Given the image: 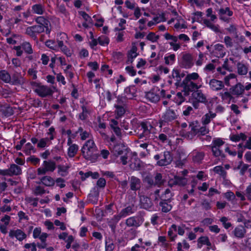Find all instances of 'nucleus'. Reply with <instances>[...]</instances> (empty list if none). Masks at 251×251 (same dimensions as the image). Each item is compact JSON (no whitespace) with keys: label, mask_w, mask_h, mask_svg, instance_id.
I'll use <instances>...</instances> for the list:
<instances>
[{"label":"nucleus","mask_w":251,"mask_h":251,"mask_svg":"<svg viewBox=\"0 0 251 251\" xmlns=\"http://www.w3.org/2000/svg\"><path fill=\"white\" fill-rule=\"evenodd\" d=\"M139 130L141 132L138 134L139 147L147 150L149 145L152 143V141L157 138L153 132V127L149 123L142 122L139 126Z\"/></svg>","instance_id":"1"},{"label":"nucleus","mask_w":251,"mask_h":251,"mask_svg":"<svg viewBox=\"0 0 251 251\" xmlns=\"http://www.w3.org/2000/svg\"><path fill=\"white\" fill-rule=\"evenodd\" d=\"M97 150V147L92 139L87 141L81 149L83 157L92 162H95L98 159L99 155L96 153Z\"/></svg>","instance_id":"2"},{"label":"nucleus","mask_w":251,"mask_h":251,"mask_svg":"<svg viewBox=\"0 0 251 251\" xmlns=\"http://www.w3.org/2000/svg\"><path fill=\"white\" fill-rule=\"evenodd\" d=\"M178 113L176 110L171 108L166 109L163 114L162 117L159 121L160 127H162L166 124L169 125L174 121L177 119Z\"/></svg>","instance_id":"3"},{"label":"nucleus","mask_w":251,"mask_h":251,"mask_svg":"<svg viewBox=\"0 0 251 251\" xmlns=\"http://www.w3.org/2000/svg\"><path fill=\"white\" fill-rule=\"evenodd\" d=\"M31 85L34 87V91L39 96L42 98L51 96L54 92L52 88L46 85H41L35 82H32Z\"/></svg>","instance_id":"4"},{"label":"nucleus","mask_w":251,"mask_h":251,"mask_svg":"<svg viewBox=\"0 0 251 251\" xmlns=\"http://www.w3.org/2000/svg\"><path fill=\"white\" fill-rule=\"evenodd\" d=\"M154 159L157 161V164L158 166H163L170 164L173 160V157L170 151H166L155 155Z\"/></svg>","instance_id":"5"},{"label":"nucleus","mask_w":251,"mask_h":251,"mask_svg":"<svg viewBox=\"0 0 251 251\" xmlns=\"http://www.w3.org/2000/svg\"><path fill=\"white\" fill-rule=\"evenodd\" d=\"M182 85L184 94L187 96L189 95L190 92H193L201 88L202 86V83L192 80L189 81L184 78L182 81Z\"/></svg>","instance_id":"6"},{"label":"nucleus","mask_w":251,"mask_h":251,"mask_svg":"<svg viewBox=\"0 0 251 251\" xmlns=\"http://www.w3.org/2000/svg\"><path fill=\"white\" fill-rule=\"evenodd\" d=\"M56 168V163L51 160H45L43 161L42 166L37 170L38 175H45L47 172H53Z\"/></svg>","instance_id":"7"},{"label":"nucleus","mask_w":251,"mask_h":251,"mask_svg":"<svg viewBox=\"0 0 251 251\" xmlns=\"http://www.w3.org/2000/svg\"><path fill=\"white\" fill-rule=\"evenodd\" d=\"M45 31V30L42 29V26L35 25L26 27L25 33L33 39L36 40L37 35Z\"/></svg>","instance_id":"8"},{"label":"nucleus","mask_w":251,"mask_h":251,"mask_svg":"<svg viewBox=\"0 0 251 251\" xmlns=\"http://www.w3.org/2000/svg\"><path fill=\"white\" fill-rule=\"evenodd\" d=\"M5 176H19L22 174V171L21 168L16 164H12L7 169H3V171H0Z\"/></svg>","instance_id":"9"},{"label":"nucleus","mask_w":251,"mask_h":251,"mask_svg":"<svg viewBox=\"0 0 251 251\" xmlns=\"http://www.w3.org/2000/svg\"><path fill=\"white\" fill-rule=\"evenodd\" d=\"M194 65L193 55L189 53L183 55L181 61V66L185 69H190Z\"/></svg>","instance_id":"10"},{"label":"nucleus","mask_w":251,"mask_h":251,"mask_svg":"<svg viewBox=\"0 0 251 251\" xmlns=\"http://www.w3.org/2000/svg\"><path fill=\"white\" fill-rule=\"evenodd\" d=\"M34 20L37 24V25H40L42 27V29L45 30L46 34L50 33V29L48 26L50 22L48 19L44 16H38L35 18Z\"/></svg>","instance_id":"11"},{"label":"nucleus","mask_w":251,"mask_h":251,"mask_svg":"<svg viewBox=\"0 0 251 251\" xmlns=\"http://www.w3.org/2000/svg\"><path fill=\"white\" fill-rule=\"evenodd\" d=\"M226 50L223 45L217 44L213 46L211 54L218 58H222L226 55Z\"/></svg>","instance_id":"12"},{"label":"nucleus","mask_w":251,"mask_h":251,"mask_svg":"<svg viewBox=\"0 0 251 251\" xmlns=\"http://www.w3.org/2000/svg\"><path fill=\"white\" fill-rule=\"evenodd\" d=\"M9 236L11 238H16L19 241H22L26 238V234L20 229H13L9 231Z\"/></svg>","instance_id":"13"},{"label":"nucleus","mask_w":251,"mask_h":251,"mask_svg":"<svg viewBox=\"0 0 251 251\" xmlns=\"http://www.w3.org/2000/svg\"><path fill=\"white\" fill-rule=\"evenodd\" d=\"M206 83L209 84L210 89L215 91H220L225 87L223 81L214 78L210 79L208 82L206 80Z\"/></svg>","instance_id":"14"},{"label":"nucleus","mask_w":251,"mask_h":251,"mask_svg":"<svg viewBox=\"0 0 251 251\" xmlns=\"http://www.w3.org/2000/svg\"><path fill=\"white\" fill-rule=\"evenodd\" d=\"M159 89H152L146 94V98L152 102L156 103L160 100V95L158 91Z\"/></svg>","instance_id":"15"},{"label":"nucleus","mask_w":251,"mask_h":251,"mask_svg":"<svg viewBox=\"0 0 251 251\" xmlns=\"http://www.w3.org/2000/svg\"><path fill=\"white\" fill-rule=\"evenodd\" d=\"M25 79L20 73L15 72L11 76V85H21L25 83Z\"/></svg>","instance_id":"16"},{"label":"nucleus","mask_w":251,"mask_h":251,"mask_svg":"<svg viewBox=\"0 0 251 251\" xmlns=\"http://www.w3.org/2000/svg\"><path fill=\"white\" fill-rule=\"evenodd\" d=\"M31 11L34 14L43 15L46 11L45 6L41 3L34 4L31 7Z\"/></svg>","instance_id":"17"},{"label":"nucleus","mask_w":251,"mask_h":251,"mask_svg":"<svg viewBox=\"0 0 251 251\" xmlns=\"http://www.w3.org/2000/svg\"><path fill=\"white\" fill-rule=\"evenodd\" d=\"M189 156L191 157L193 162L199 163L203 160L204 153L202 151H199L195 150L189 154Z\"/></svg>","instance_id":"18"},{"label":"nucleus","mask_w":251,"mask_h":251,"mask_svg":"<svg viewBox=\"0 0 251 251\" xmlns=\"http://www.w3.org/2000/svg\"><path fill=\"white\" fill-rule=\"evenodd\" d=\"M140 204L141 207L148 210H150L152 206V203L150 199L145 196H140Z\"/></svg>","instance_id":"19"},{"label":"nucleus","mask_w":251,"mask_h":251,"mask_svg":"<svg viewBox=\"0 0 251 251\" xmlns=\"http://www.w3.org/2000/svg\"><path fill=\"white\" fill-rule=\"evenodd\" d=\"M141 182L139 178L134 176H132L129 178V185L130 189L132 191L139 190L141 187Z\"/></svg>","instance_id":"20"},{"label":"nucleus","mask_w":251,"mask_h":251,"mask_svg":"<svg viewBox=\"0 0 251 251\" xmlns=\"http://www.w3.org/2000/svg\"><path fill=\"white\" fill-rule=\"evenodd\" d=\"M244 91V86L241 83H238L230 88V92L231 94L237 96L242 95Z\"/></svg>","instance_id":"21"},{"label":"nucleus","mask_w":251,"mask_h":251,"mask_svg":"<svg viewBox=\"0 0 251 251\" xmlns=\"http://www.w3.org/2000/svg\"><path fill=\"white\" fill-rule=\"evenodd\" d=\"M216 116V113L211 111L204 114L201 118V121L203 125H207Z\"/></svg>","instance_id":"22"},{"label":"nucleus","mask_w":251,"mask_h":251,"mask_svg":"<svg viewBox=\"0 0 251 251\" xmlns=\"http://www.w3.org/2000/svg\"><path fill=\"white\" fill-rule=\"evenodd\" d=\"M193 98L198 102L205 103L207 102L206 97L201 90H197L193 93Z\"/></svg>","instance_id":"23"},{"label":"nucleus","mask_w":251,"mask_h":251,"mask_svg":"<svg viewBox=\"0 0 251 251\" xmlns=\"http://www.w3.org/2000/svg\"><path fill=\"white\" fill-rule=\"evenodd\" d=\"M126 224L128 227H137L141 225V223L137 217L133 216L126 220Z\"/></svg>","instance_id":"24"},{"label":"nucleus","mask_w":251,"mask_h":251,"mask_svg":"<svg viewBox=\"0 0 251 251\" xmlns=\"http://www.w3.org/2000/svg\"><path fill=\"white\" fill-rule=\"evenodd\" d=\"M136 93V90L135 86H130L125 88L124 97L127 99H132L135 96Z\"/></svg>","instance_id":"25"},{"label":"nucleus","mask_w":251,"mask_h":251,"mask_svg":"<svg viewBox=\"0 0 251 251\" xmlns=\"http://www.w3.org/2000/svg\"><path fill=\"white\" fill-rule=\"evenodd\" d=\"M233 232L236 237L242 238L246 233V230L243 226H238L234 228Z\"/></svg>","instance_id":"26"},{"label":"nucleus","mask_w":251,"mask_h":251,"mask_svg":"<svg viewBox=\"0 0 251 251\" xmlns=\"http://www.w3.org/2000/svg\"><path fill=\"white\" fill-rule=\"evenodd\" d=\"M159 205L161 207L162 211L165 213L168 212L172 208V205L168 200H161L159 202Z\"/></svg>","instance_id":"27"},{"label":"nucleus","mask_w":251,"mask_h":251,"mask_svg":"<svg viewBox=\"0 0 251 251\" xmlns=\"http://www.w3.org/2000/svg\"><path fill=\"white\" fill-rule=\"evenodd\" d=\"M0 79L6 83L10 84L11 81V76L7 71L1 70L0 71Z\"/></svg>","instance_id":"28"},{"label":"nucleus","mask_w":251,"mask_h":251,"mask_svg":"<svg viewBox=\"0 0 251 251\" xmlns=\"http://www.w3.org/2000/svg\"><path fill=\"white\" fill-rule=\"evenodd\" d=\"M137 48L135 46L132 47L131 49L128 53V58L126 63L128 64L132 63L133 59L135 58L138 54L137 53Z\"/></svg>","instance_id":"29"},{"label":"nucleus","mask_w":251,"mask_h":251,"mask_svg":"<svg viewBox=\"0 0 251 251\" xmlns=\"http://www.w3.org/2000/svg\"><path fill=\"white\" fill-rule=\"evenodd\" d=\"M219 14L221 17V19L223 20H226V16H231L232 15V12L229 10V8L226 7L225 8H221L219 10Z\"/></svg>","instance_id":"30"},{"label":"nucleus","mask_w":251,"mask_h":251,"mask_svg":"<svg viewBox=\"0 0 251 251\" xmlns=\"http://www.w3.org/2000/svg\"><path fill=\"white\" fill-rule=\"evenodd\" d=\"M81 109L82 111L79 114V117L81 120H85L87 118L88 115L90 114L91 109L89 107L86 106L85 105L81 106Z\"/></svg>","instance_id":"31"},{"label":"nucleus","mask_w":251,"mask_h":251,"mask_svg":"<svg viewBox=\"0 0 251 251\" xmlns=\"http://www.w3.org/2000/svg\"><path fill=\"white\" fill-rule=\"evenodd\" d=\"M70 166L69 165H59L57 166L58 173L62 176H65L68 174V170Z\"/></svg>","instance_id":"32"},{"label":"nucleus","mask_w":251,"mask_h":251,"mask_svg":"<svg viewBox=\"0 0 251 251\" xmlns=\"http://www.w3.org/2000/svg\"><path fill=\"white\" fill-rule=\"evenodd\" d=\"M185 79L188 80H192L196 82H201L202 83V79L197 73H192L187 75Z\"/></svg>","instance_id":"33"},{"label":"nucleus","mask_w":251,"mask_h":251,"mask_svg":"<svg viewBox=\"0 0 251 251\" xmlns=\"http://www.w3.org/2000/svg\"><path fill=\"white\" fill-rule=\"evenodd\" d=\"M237 72L240 75H245L248 73L247 67L242 62H239L237 64Z\"/></svg>","instance_id":"34"},{"label":"nucleus","mask_w":251,"mask_h":251,"mask_svg":"<svg viewBox=\"0 0 251 251\" xmlns=\"http://www.w3.org/2000/svg\"><path fill=\"white\" fill-rule=\"evenodd\" d=\"M114 107L116 108L115 111L116 114V118H119L122 116L125 113V106H121L119 104H114Z\"/></svg>","instance_id":"35"},{"label":"nucleus","mask_w":251,"mask_h":251,"mask_svg":"<svg viewBox=\"0 0 251 251\" xmlns=\"http://www.w3.org/2000/svg\"><path fill=\"white\" fill-rule=\"evenodd\" d=\"M213 22L210 21L209 20L204 19L203 20L204 24L208 28L211 29L212 30L218 32L219 31V25H215L213 23Z\"/></svg>","instance_id":"36"},{"label":"nucleus","mask_w":251,"mask_h":251,"mask_svg":"<svg viewBox=\"0 0 251 251\" xmlns=\"http://www.w3.org/2000/svg\"><path fill=\"white\" fill-rule=\"evenodd\" d=\"M41 182L46 186H52L54 184V179L49 176H45L41 179Z\"/></svg>","instance_id":"37"},{"label":"nucleus","mask_w":251,"mask_h":251,"mask_svg":"<svg viewBox=\"0 0 251 251\" xmlns=\"http://www.w3.org/2000/svg\"><path fill=\"white\" fill-rule=\"evenodd\" d=\"M135 211V209L133 205H129L126 208L123 209L121 212L122 213V215L124 216V217H126L132 213H133Z\"/></svg>","instance_id":"38"},{"label":"nucleus","mask_w":251,"mask_h":251,"mask_svg":"<svg viewBox=\"0 0 251 251\" xmlns=\"http://www.w3.org/2000/svg\"><path fill=\"white\" fill-rule=\"evenodd\" d=\"M78 150V146L76 144H73L69 146L68 149V155L70 157H73L76 154Z\"/></svg>","instance_id":"39"},{"label":"nucleus","mask_w":251,"mask_h":251,"mask_svg":"<svg viewBox=\"0 0 251 251\" xmlns=\"http://www.w3.org/2000/svg\"><path fill=\"white\" fill-rule=\"evenodd\" d=\"M115 247L113 241L108 238L105 239V251H113Z\"/></svg>","instance_id":"40"},{"label":"nucleus","mask_w":251,"mask_h":251,"mask_svg":"<svg viewBox=\"0 0 251 251\" xmlns=\"http://www.w3.org/2000/svg\"><path fill=\"white\" fill-rule=\"evenodd\" d=\"M165 63L168 65H172L175 62L176 55L175 54H168L164 57Z\"/></svg>","instance_id":"41"},{"label":"nucleus","mask_w":251,"mask_h":251,"mask_svg":"<svg viewBox=\"0 0 251 251\" xmlns=\"http://www.w3.org/2000/svg\"><path fill=\"white\" fill-rule=\"evenodd\" d=\"M45 45L47 47L50 48L51 50H59V45L54 40H49L45 43Z\"/></svg>","instance_id":"42"},{"label":"nucleus","mask_w":251,"mask_h":251,"mask_svg":"<svg viewBox=\"0 0 251 251\" xmlns=\"http://www.w3.org/2000/svg\"><path fill=\"white\" fill-rule=\"evenodd\" d=\"M50 139H48V137L41 138L39 140L37 147L38 148H44L50 145Z\"/></svg>","instance_id":"43"},{"label":"nucleus","mask_w":251,"mask_h":251,"mask_svg":"<svg viewBox=\"0 0 251 251\" xmlns=\"http://www.w3.org/2000/svg\"><path fill=\"white\" fill-rule=\"evenodd\" d=\"M198 242L199 244H201V245H206L208 249L212 248L211 243H210L209 238L206 236H202L199 238Z\"/></svg>","instance_id":"44"},{"label":"nucleus","mask_w":251,"mask_h":251,"mask_svg":"<svg viewBox=\"0 0 251 251\" xmlns=\"http://www.w3.org/2000/svg\"><path fill=\"white\" fill-rule=\"evenodd\" d=\"M176 230L177 226L176 225H173L168 231V235L172 241L174 240L176 236Z\"/></svg>","instance_id":"45"},{"label":"nucleus","mask_w":251,"mask_h":251,"mask_svg":"<svg viewBox=\"0 0 251 251\" xmlns=\"http://www.w3.org/2000/svg\"><path fill=\"white\" fill-rule=\"evenodd\" d=\"M214 171L224 179H225L226 176V172L224 169L223 167L220 166H217L214 168Z\"/></svg>","instance_id":"46"},{"label":"nucleus","mask_w":251,"mask_h":251,"mask_svg":"<svg viewBox=\"0 0 251 251\" xmlns=\"http://www.w3.org/2000/svg\"><path fill=\"white\" fill-rule=\"evenodd\" d=\"M22 49L28 54H31L33 50L31 44L28 42H24L21 44Z\"/></svg>","instance_id":"47"},{"label":"nucleus","mask_w":251,"mask_h":251,"mask_svg":"<svg viewBox=\"0 0 251 251\" xmlns=\"http://www.w3.org/2000/svg\"><path fill=\"white\" fill-rule=\"evenodd\" d=\"M77 133H79L81 140H84L91 137V134L87 131L83 130L82 127L78 128Z\"/></svg>","instance_id":"48"},{"label":"nucleus","mask_w":251,"mask_h":251,"mask_svg":"<svg viewBox=\"0 0 251 251\" xmlns=\"http://www.w3.org/2000/svg\"><path fill=\"white\" fill-rule=\"evenodd\" d=\"M67 56H71L72 55L70 50L62 43V41H59V49Z\"/></svg>","instance_id":"49"},{"label":"nucleus","mask_w":251,"mask_h":251,"mask_svg":"<svg viewBox=\"0 0 251 251\" xmlns=\"http://www.w3.org/2000/svg\"><path fill=\"white\" fill-rule=\"evenodd\" d=\"M246 138V135L242 133H241L239 134L232 135L230 137V140L233 142H238L241 139H242V140H245Z\"/></svg>","instance_id":"50"},{"label":"nucleus","mask_w":251,"mask_h":251,"mask_svg":"<svg viewBox=\"0 0 251 251\" xmlns=\"http://www.w3.org/2000/svg\"><path fill=\"white\" fill-rule=\"evenodd\" d=\"M164 38L167 40H171L169 43H173L174 44H176L177 43L178 41V36H174L171 35L170 33L167 32L164 35Z\"/></svg>","instance_id":"51"},{"label":"nucleus","mask_w":251,"mask_h":251,"mask_svg":"<svg viewBox=\"0 0 251 251\" xmlns=\"http://www.w3.org/2000/svg\"><path fill=\"white\" fill-rule=\"evenodd\" d=\"M99 44L102 46L107 45L109 43V39L105 35H101L98 38Z\"/></svg>","instance_id":"52"},{"label":"nucleus","mask_w":251,"mask_h":251,"mask_svg":"<svg viewBox=\"0 0 251 251\" xmlns=\"http://www.w3.org/2000/svg\"><path fill=\"white\" fill-rule=\"evenodd\" d=\"M224 196L227 201H231L232 203L236 200V196L231 191H227L224 193Z\"/></svg>","instance_id":"53"},{"label":"nucleus","mask_w":251,"mask_h":251,"mask_svg":"<svg viewBox=\"0 0 251 251\" xmlns=\"http://www.w3.org/2000/svg\"><path fill=\"white\" fill-rule=\"evenodd\" d=\"M123 147L122 145L120 144H117L114 145L112 149V151L115 155H119L123 153Z\"/></svg>","instance_id":"54"},{"label":"nucleus","mask_w":251,"mask_h":251,"mask_svg":"<svg viewBox=\"0 0 251 251\" xmlns=\"http://www.w3.org/2000/svg\"><path fill=\"white\" fill-rule=\"evenodd\" d=\"M175 182L179 185L184 186L187 183V180L184 177L176 176L175 177Z\"/></svg>","instance_id":"55"},{"label":"nucleus","mask_w":251,"mask_h":251,"mask_svg":"<svg viewBox=\"0 0 251 251\" xmlns=\"http://www.w3.org/2000/svg\"><path fill=\"white\" fill-rule=\"evenodd\" d=\"M191 130L190 132L187 135V138L189 139H192L194 136L198 134L199 128L196 126L190 125Z\"/></svg>","instance_id":"56"},{"label":"nucleus","mask_w":251,"mask_h":251,"mask_svg":"<svg viewBox=\"0 0 251 251\" xmlns=\"http://www.w3.org/2000/svg\"><path fill=\"white\" fill-rule=\"evenodd\" d=\"M159 38V35H156L153 32H150L149 33L146 39L150 41H151L152 43L156 42L158 40Z\"/></svg>","instance_id":"57"},{"label":"nucleus","mask_w":251,"mask_h":251,"mask_svg":"<svg viewBox=\"0 0 251 251\" xmlns=\"http://www.w3.org/2000/svg\"><path fill=\"white\" fill-rule=\"evenodd\" d=\"M205 56H204V54L202 52H200L199 54L198 58L196 61V65L197 66H201L205 62Z\"/></svg>","instance_id":"58"},{"label":"nucleus","mask_w":251,"mask_h":251,"mask_svg":"<svg viewBox=\"0 0 251 251\" xmlns=\"http://www.w3.org/2000/svg\"><path fill=\"white\" fill-rule=\"evenodd\" d=\"M31 151H33V152L35 151L34 147L30 143H26L24 148V151L25 154H29Z\"/></svg>","instance_id":"59"},{"label":"nucleus","mask_w":251,"mask_h":251,"mask_svg":"<svg viewBox=\"0 0 251 251\" xmlns=\"http://www.w3.org/2000/svg\"><path fill=\"white\" fill-rule=\"evenodd\" d=\"M172 197V194L171 193V191L169 189H166L164 193L161 196V200H168L170 201Z\"/></svg>","instance_id":"60"},{"label":"nucleus","mask_w":251,"mask_h":251,"mask_svg":"<svg viewBox=\"0 0 251 251\" xmlns=\"http://www.w3.org/2000/svg\"><path fill=\"white\" fill-rule=\"evenodd\" d=\"M175 100L178 105L181 104L185 100V98L182 96V92L177 93Z\"/></svg>","instance_id":"61"},{"label":"nucleus","mask_w":251,"mask_h":251,"mask_svg":"<svg viewBox=\"0 0 251 251\" xmlns=\"http://www.w3.org/2000/svg\"><path fill=\"white\" fill-rule=\"evenodd\" d=\"M212 151L213 154L216 157H221V158L224 157V155L222 153V151L219 148H215L211 147Z\"/></svg>","instance_id":"62"},{"label":"nucleus","mask_w":251,"mask_h":251,"mask_svg":"<svg viewBox=\"0 0 251 251\" xmlns=\"http://www.w3.org/2000/svg\"><path fill=\"white\" fill-rule=\"evenodd\" d=\"M224 144V142L222 140L217 138L213 140L211 147L221 148Z\"/></svg>","instance_id":"63"},{"label":"nucleus","mask_w":251,"mask_h":251,"mask_svg":"<svg viewBox=\"0 0 251 251\" xmlns=\"http://www.w3.org/2000/svg\"><path fill=\"white\" fill-rule=\"evenodd\" d=\"M154 183L156 186H159L163 183V179L161 174H157L154 177Z\"/></svg>","instance_id":"64"}]
</instances>
